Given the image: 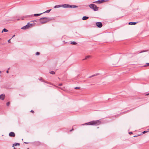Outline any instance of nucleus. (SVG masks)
<instances>
[{
	"mask_svg": "<svg viewBox=\"0 0 149 149\" xmlns=\"http://www.w3.org/2000/svg\"><path fill=\"white\" fill-rule=\"evenodd\" d=\"M101 121L99 120H93L87 123L84 124H82L81 125H98L100 124Z\"/></svg>",
	"mask_w": 149,
	"mask_h": 149,
	"instance_id": "obj_1",
	"label": "nucleus"
},
{
	"mask_svg": "<svg viewBox=\"0 0 149 149\" xmlns=\"http://www.w3.org/2000/svg\"><path fill=\"white\" fill-rule=\"evenodd\" d=\"M40 22L42 24H44L51 20V19L48 17H42L39 19Z\"/></svg>",
	"mask_w": 149,
	"mask_h": 149,
	"instance_id": "obj_2",
	"label": "nucleus"
},
{
	"mask_svg": "<svg viewBox=\"0 0 149 149\" xmlns=\"http://www.w3.org/2000/svg\"><path fill=\"white\" fill-rule=\"evenodd\" d=\"M89 6L90 8L93 9L94 11L98 10L99 7H97L95 5L91 4L89 5Z\"/></svg>",
	"mask_w": 149,
	"mask_h": 149,
	"instance_id": "obj_3",
	"label": "nucleus"
},
{
	"mask_svg": "<svg viewBox=\"0 0 149 149\" xmlns=\"http://www.w3.org/2000/svg\"><path fill=\"white\" fill-rule=\"evenodd\" d=\"M96 24L97 27L99 28H101L102 26V24L101 22H96Z\"/></svg>",
	"mask_w": 149,
	"mask_h": 149,
	"instance_id": "obj_4",
	"label": "nucleus"
},
{
	"mask_svg": "<svg viewBox=\"0 0 149 149\" xmlns=\"http://www.w3.org/2000/svg\"><path fill=\"white\" fill-rule=\"evenodd\" d=\"M105 1V0H98L94 2L93 3H101Z\"/></svg>",
	"mask_w": 149,
	"mask_h": 149,
	"instance_id": "obj_5",
	"label": "nucleus"
},
{
	"mask_svg": "<svg viewBox=\"0 0 149 149\" xmlns=\"http://www.w3.org/2000/svg\"><path fill=\"white\" fill-rule=\"evenodd\" d=\"M70 5L66 4L62 5V7H63L64 8H70Z\"/></svg>",
	"mask_w": 149,
	"mask_h": 149,
	"instance_id": "obj_6",
	"label": "nucleus"
},
{
	"mask_svg": "<svg viewBox=\"0 0 149 149\" xmlns=\"http://www.w3.org/2000/svg\"><path fill=\"white\" fill-rule=\"evenodd\" d=\"M5 98V95L4 94H2L0 95V99L3 100Z\"/></svg>",
	"mask_w": 149,
	"mask_h": 149,
	"instance_id": "obj_7",
	"label": "nucleus"
},
{
	"mask_svg": "<svg viewBox=\"0 0 149 149\" xmlns=\"http://www.w3.org/2000/svg\"><path fill=\"white\" fill-rule=\"evenodd\" d=\"M9 136L10 137H14L15 136V134L13 132H10L9 134Z\"/></svg>",
	"mask_w": 149,
	"mask_h": 149,
	"instance_id": "obj_8",
	"label": "nucleus"
},
{
	"mask_svg": "<svg viewBox=\"0 0 149 149\" xmlns=\"http://www.w3.org/2000/svg\"><path fill=\"white\" fill-rule=\"evenodd\" d=\"M29 25H28V24H27L26 25L22 27L21 28V29H27L29 28Z\"/></svg>",
	"mask_w": 149,
	"mask_h": 149,
	"instance_id": "obj_9",
	"label": "nucleus"
},
{
	"mask_svg": "<svg viewBox=\"0 0 149 149\" xmlns=\"http://www.w3.org/2000/svg\"><path fill=\"white\" fill-rule=\"evenodd\" d=\"M137 22H130L128 23V24L129 25H135L136 24Z\"/></svg>",
	"mask_w": 149,
	"mask_h": 149,
	"instance_id": "obj_10",
	"label": "nucleus"
},
{
	"mask_svg": "<svg viewBox=\"0 0 149 149\" xmlns=\"http://www.w3.org/2000/svg\"><path fill=\"white\" fill-rule=\"evenodd\" d=\"M28 24L29 26V28L31 27H32L34 25V24H33L32 23H28Z\"/></svg>",
	"mask_w": 149,
	"mask_h": 149,
	"instance_id": "obj_11",
	"label": "nucleus"
},
{
	"mask_svg": "<svg viewBox=\"0 0 149 149\" xmlns=\"http://www.w3.org/2000/svg\"><path fill=\"white\" fill-rule=\"evenodd\" d=\"M20 143H15L13 144L12 146V147L14 148V146H19L20 145Z\"/></svg>",
	"mask_w": 149,
	"mask_h": 149,
	"instance_id": "obj_12",
	"label": "nucleus"
},
{
	"mask_svg": "<svg viewBox=\"0 0 149 149\" xmlns=\"http://www.w3.org/2000/svg\"><path fill=\"white\" fill-rule=\"evenodd\" d=\"M89 18V17L87 16H84L82 18V19L83 20H85Z\"/></svg>",
	"mask_w": 149,
	"mask_h": 149,
	"instance_id": "obj_13",
	"label": "nucleus"
},
{
	"mask_svg": "<svg viewBox=\"0 0 149 149\" xmlns=\"http://www.w3.org/2000/svg\"><path fill=\"white\" fill-rule=\"evenodd\" d=\"M91 57V56H86V57H85V58L83 59L82 60L83 61V60H87L88 58H90Z\"/></svg>",
	"mask_w": 149,
	"mask_h": 149,
	"instance_id": "obj_14",
	"label": "nucleus"
},
{
	"mask_svg": "<svg viewBox=\"0 0 149 149\" xmlns=\"http://www.w3.org/2000/svg\"><path fill=\"white\" fill-rule=\"evenodd\" d=\"M61 7H62V5H56L54 7V8H56Z\"/></svg>",
	"mask_w": 149,
	"mask_h": 149,
	"instance_id": "obj_15",
	"label": "nucleus"
},
{
	"mask_svg": "<svg viewBox=\"0 0 149 149\" xmlns=\"http://www.w3.org/2000/svg\"><path fill=\"white\" fill-rule=\"evenodd\" d=\"M43 14L42 13L40 14H35L34 15V16L35 17L38 16Z\"/></svg>",
	"mask_w": 149,
	"mask_h": 149,
	"instance_id": "obj_16",
	"label": "nucleus"
},
{
	"mask_svg": "<svg viewBox=\"0 0 149 149\" xmlns=\"http://www.w3.org/2000/svg\"><path fill=\"white\" fill-rule=\"evenodd\" d=\"M70 8H77V6H76L75 5H70Z\"/></svg>",
	"mask_w": 149,
	"mask_h": 149,
	"instance_id": "obj_17",
	"label": "nucleus"
},
{
	"mask_svg": "<svg viewBox=\"0 0 149 149\" xmlns=\"http://www.w3.org/2000/svg\"><path fill=\"white\" fill-rule=\"evenodd\" d=\"M8 30H7V29H4L2 31V33H3V32H8Z\"/></svg>",
	"mask_w": 149,
	"mask_h": 149,
	"instance_id": "obj_18",
	"label": "nucleus"
},
{
	"mask_svg": "<svg viewBox=\"0 0 149 149\" xmlns=\"http://www.w3.org/2000/svg\"><path fill=\"white\" fill-rule=\"evenodd\" d=\"M71 44L73 45H76L77 44V43L74 41H73L71 42Z\"/></svg>",
	"mask_w": 149,
	"mask_h": 149,
	"instance_id": "obj_19",
	"label": "nucleus"
},
{
	"mask_svg": "<svg viewBox=\"0 0 149 149\" xmlns=\"http://www.w3.org/2000/svg\"><path fill=\"white\" fill-rule=\"evenodd\" d=\"M51 9H50V10H46V11H45V12L43 13H49L51 10Z\"/></svg>",
	"mask_w": 149,
	"mask_h": 149,
	"instance_id": "obj_20",
	"label": "nucleus"
},
{
	"mask_svg": "<svg viewBox=\"0 0 149 149\" xmlns=\"http://www.w3.org/2000/svg\"><path fill=\"white\" fill-rule=\"evenodd\" d=\"M147 51H148V50H143V51H141V52H139L138 53H141L145 52H147Z\"/></svg>",
	"mask_w": 149,
	"mask_h": 149,
	"instance_id": "obj_21",
	"label": "nucleus"
},
{
	"mask_svg": "<svg viewBox=\"0 0 149 149\" xmlns=\"http://www.w3.org/2000/svg\"><path fill=\"white\" fill-rule=\"evenodd\" d=\"M50 73L52 74H55V72L54 71H52L50 72Z\"/></svg>",
	"mask_w": 149,
	"mask_h": 149,
	"instance_id": "obj_22",
	"label": "nucleus"
},
{
	"mask_svg": "<svg viewBox=\"0 0 149 149\" xmlns=\"http://www.w3.org/2000/svg\"><path fill=\"white\" fill-rule=\"evenodd\" d=\"M148 131H144L142 133L143 134H144L146 133L147 132H149V129H148Z\"/></svg>",
	"mask_w": 149,
	"mask_h": 149,
	"instance_id": "obj_23",
	"label": "nucleus"
},
{
	"mask_svg": "<svg viewBox=\"0 0 149 149\" xmlns=\"http://www.w3.org/2000/svg\"><path fill=\"white\" fill-rule=\"evenodd\" d=\"M149 66V63H147L146 64V65L144 66V67H146Z\"/></svg>",
	"mask_w": 149,
	"mask_h": 149,
	"instance_id": "obj_24",
	"label": "nucleus"
},
{
	"mask_svg": "<svg viewBox=\"0 0 149 149\" xmlns=\"http://www.w3.org/2000/svg\"><path fill=\"white\" fill-rule=\"evenodd\" d=\"M40 52H37L36 53V55H40Z\"/></svg>",
	"mask_w": 149,
	"mask_h": 149,
	"instance_id": "obj_25",
	"label": "nucleus"
},
{
	"mask_svg": "<svg viewBox=\"0 0 149 149\" xmlns=\"http://www.w3.org/2000/svg\"><path fill=\"white\" fill-rule=\"evenodd\" d=\"M75 89H80V87H76L74 88Z\"/></svg>",
	"mask_w": 149,
	"mask_h": 149,
	"instance_id": "obj_26",
	"label": "nucleus"
},
{
	"mask_svg": "<svg viewBox=\"0 0 149 149\" xmlns=\"http://www.w3.org/2000/svg\"><path fill=\"white\" fill-rule=\"evenodd\" d=\"M10 104V102H8L6 103V105L7 106H8Z\"/></svg>",
	"mask_w": 149,
	"mask_h": 149,
	"instance_id": "obj_27",
	"label": "nucleus"
},
{
	"mask_svg": "<svg viewBox=\"0 0 149 149\" xmlns=\"http://www.w3.org/2000/svg\"><path fill=\"white\" fill-rule=\"evenodd\" d=\"M39 80L40 81H42L43 82V81H42V77H40L39 78Z\"/></svg>",
	"mask_w": 149,
	"mask_h": 149,
	"instance_id": "obj_28",
	"label": "nucleus"
},
{
	"mask_svg": "<svg viewBox=\"0 0 149 149\" xmlns=\"http://www.w3.org/2000/svg\"><path fill=\"white\" fill-rule=\"evenodd\" d=\"M99 74V73H97V74H94V76H97V75H98Z\"/></svg>",
	"mask_w": 149,
	"mask_h": 149,
	"instance_id": "obj_29",
	"label": "nucleus"
},
{
	"mask_svg": "<svg viewBox=\"0 0 149 149\" xmlns=\"http://www.w3.org/2000/svg\"><path fill=\"white\" fill-rule=\"evenodd\" d=\"M94 76V75H92L91 76L89 77V78H91V77H93Z\"/></svg>",
	"mask_w": 149,
	"mask_h": 149,
	"instance_id": "obj_30",
	"label": "nucleus"
},
{
	"mask_svg": "<svg viewBox=\"0 0 149 149\" xmlns=\"http://www.w3.org/2000/svg\"><path fill=\"white\" fill-rule=\"evenodd\" d=\"M8 42L9 43H10V39H9V40H8Z\"/></svg>",
	"mask_w": 149,
	"mask_h": 149,
	"instance_id": "obj_31",
	"label": "nucleus"
},
{
	"mask_svg": "<svg viewBox=\"0 0 149 149\" xmlns=\"http://www.w3.org/2000/svg\"><path fill=\"white\" fill-rule=\"evenodd\" d=\"M129 134H132V132H129Z\"/></svg>",
	"mask_w": 149,
	"mask_h": 149,
	"instance_id": "obj_32",
	"label": "nucleus"
},
{
	"mask_svg": "<svg viewBox=\"0 0 149 149\" xmlns=\"http://www.w3.org/2000/svg\"><path fill=\"white\" fill-rule=\"evenodd\" d=\"M30 112H31L32 113H34V111H33L32 110H31V111H30Z\"/></svg>",
	"mask_w": 149,
	"mask_h": 149,
	"instance_id": "obj_33",
	"label": "nucleus"
},
{
	"mask_svg": "<svg viewBox=\"0 0 149 149\" xmlns=\"http://www.w3.org/2000/svg\"><path fill=\"white\" fill-rule=\"evenodd\" d=\"M43 82H45L46 83H47V84H49V83H48V82L47 81H43Z\"/></svg>",
	"mask_w": 149,
	"mask_h": 149,
	"instance_id": "obj_34",
	"label": "nucleus"
},
{
	"mask_svg": "<svg viewBox=\"0 0 149 149\" xmlns=\"http://www.w3.org/2000/svg\"><path fill=\"white\" fill-rule=\"evenodd\" d=\"M58 85L60 86H61L62 85V84H59Z\"/></svg>",
	"mask_w": 149,
	"mask_h": 149,
	"instance_id": "obj_35",
	"label": "nucleus"
},
{
	"mask_svg": "<svg viewBox=\"0 0 149 149\" xmlns=\"http://www.w3.org/2000/svg\"><path fill=\"white\" fill-rule=\"evenodd\" d=\"M24 143H25V144H28V143H29L26 142H24Z\"/></svg>",
	"mask_w": 149,
	"mask_h": 149,
	"instance_id": "obj_36",
	"label": "nucleus"
},
{
	"mask_svg": "<svg viewBox=\"0 0 149 149\" xmlns=\"http://www.w3.org/2000/svg\"><path fill=\"white\" fill-rule=\"evenodd\" d=\"M132 110V109H131L130 110H128L127 111H126V112H126V113H127V112H128L129 111H130Z\"/></svg>",
	"mask_w": 149,
	"mask_h": 149,
	"instance_id": "obj_37",
	"label": "nucleus"
},
{
	"mask_svg": "<svg viewBox=\"0 0 149 149\" xmlns=\"http://www.w3.org/2000/svg\"><path fill=\"white\" fill-rule=\"evenodd\" d=\"M8 72H8V70L6 71V73H8Z\"/></svg>",
	"mask_w": 149,
	"mask_h": 149,
	"instance_id": "obj_38",
	"label": "nucleus"
},
{
	"mask_svg": "<svg viewBox=\"0 0 149 149\" xmlns=\"http://www.w3.org/2000/svg\"><path fill=\"white\" fill-rule=\"evenodd\" d=\"M73 130V128H72V130H71L70 131V132H71V131H72V130Z\"/></svg>",
	"mask_w": 149,
	"mask_h": 149,
	"instance_id": "obj_39",
	"label": "nucleus"
},
{
	"mask_svg": "<svg viewBox=\"0 0 149 149\" xmlns=\"http://www.w3.org/2000/svg\"><path fill=\"white\" fill-rule=\"evenodd\" d=\"M15 36V35H14L13 36L12 38H13V37H14Z\"/></svg>",
	"mask_w": 149,
	"mask_h": 149,
	"instance_id": "obj_40",
	"label": "nucleus"
},
{
	"mask_svg": "<svg viewBox=\"0 0 149 149\" xmlns=\"http://www.w3.org/2000/svg\"><path fill=\"white\" fill-rule=\"evenodd\" d=\"M37 22L36 20H35L33 21V22Z\"/></svg>",
	"mask_w": 149,
	"mask_h": 149,
	"instance_id": "obj_41",
	"label": "nucleus"
},
{
	"mask_svg": "<svg viewBox=\"0 0 149 149\" xmlns=\"http://www.w3.org/2000/svg\"><path fill=\"white\" fill-rule=\"evenodd\" d=\"M147 95H149V93L147 94Z\"/></svg>",
	"mask_w": 149,
	"mask_h": 149,
	"instance_id": "obj_42",
	"label": "nucleus"
},
{
	"mask_svg": "<svg viewBox=\"0 0 149 149\" xmlns=\"http://www.w3.org/2000/svg\"><path fill=\"white\" fill-rule=\"evenodd\" d=\"M136 137V136H134V137Z\"/></svg>",
	"mask_w": 149,
	"mask_h": 149,
	"instance_id": "obj_43",
	"label": "nucleus"
},
{
	"mask_svg": "<svg viewBox=\"0 0 149 149\" xmlns=\"http://www.w3.org/2000/svg\"><path fill=\"white\" fill-rule=\"evenodd\" d=\"M0 72L1 73V71H0Z\"/></svg>",
	"mask_w": 149,
	"mask_h": 149,
	"instance_id": "obj_44",
	"label": "nucleus"
},
{
	"mask_svg": "<svg viewBox=\"0 0 149 149\" xmlns=\"http://www.w3.org/2000/svg\"><path fill=\"white\" fill-rule=\"evenodd\" d=\"M27 149H29V148H28Z\"/></svg>",
	"mask_w": 149,
	"mask_h": 149,
	"instance_id": "obj_45",
	"label": "nucleus"
}]
</instances>
